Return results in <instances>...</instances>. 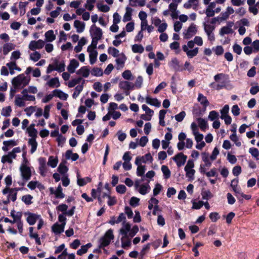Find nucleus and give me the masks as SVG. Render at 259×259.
<instances>
[{
    "label": "nucleus",
    "mask_w": 259,
    "mask_h": 259,
    "mask_svg": "<svg viewBox=\"0 0 259 259\" xmlns=\"http://www.w3.org/2000/svg\"><path fill=\"white\" fill-rule=\"evenodd\" d=\"M90 73V70L88 66L81 67L79 69L76 71V74L80 75L83 77H88Z\"/></svg>",
    "instance_id": "7c9ffc66"
},
{
    "label": "nucleus",
    "mask_w": 259,
    "mask_h": 259,
    "mask_svg": "<svg viewBox=\"0 0 259 259\" xmlns=\"http://www.w3.org/2000/svg\"><path fill=\"white\" fill-rule=\"evenodd\" d=\"M26 132L30 139H36L37 135V131L35 128V124H31L27 128Z\"/></svg>",
    "instance_id": "c85d7f7f"
},
{
    "label": "nucleus",
    "mask_w": 259,
    "mask_h": 259,
    "mask_svg": "<svg viewBox=\"0 0 259 259\" xmlns=\"http://www.w3.org/2000/svg\"><path fill=\"white\" fill-rule=\"evenodd\" d=\"M197 100L204 108H206L209 104L206 97L204 96L201 93L198 94Z\"/></svg>",
    "instance_id": "f704fd0d"
},
{
    "label": "nucleus",
    "mask_w": 259,
    "mask_h": 259,
    "mask_svg": "<svg viewBox=\"0 0 259 259\" xmlns=\"http://www.w3.org/2000/svg\"><path fill=\"white\" fill-rule=\"evenodd\" d=\"M25 100L23 96L21 97L20 95H17L15 97V104L19 107H24L25 106Z\"/></svg>",
    "instance_id": "864d4df0"
},
{
    "label": "nucleus",
    "mask_w": 259,
    "mask_h": 259,
    "mask_svg": "<svg viewBox=\"0 0 259 259\" xmlns=\"http://www.w3.org/2000/svg\"><path fill=\"white\" fill-rule=\"evenodd\" d=\"M2 192L4 195H7V199L3 201V203L4 204L7 205L10 203V201L15 202L16 200L17 195L16 192L9 187H6L3 190Z\"/></svg>",
    "instance_id": "6e6552de"
},
{
    "label": "nucleus",
    "mask_w": 259,
    "mask_h": 259,
    "mask_svg": "<svg viewBox=\"0 0 259 259\" xmlns=\"http://www.w3.org/2000/svg\"><path fill=\"white\" fill-rule=\"evenodd\" d=\"M53 63L56 67V71L59 72H63L65 70V64L64 61H59L57 59H55Z\"/></svg>",
    "instance_id": "a878e982"
},
{
    "label": "nucleus",
    "mask_w": 259,
    "mask_h": 259,
    "mask_svg": "<svg viewBox=\"0 0 259 259\" xmlns=\"http://www.w3.org/2000/svg\"><path fill=\"white\" fill-rule=\"evenodd\" d=\"M92 246L91 243H89L85 245H83L81 247V248L77 251V254L79 255H81L83 254L86 253L88 249Z\"/></svg>",
    "instance_id": "6e6d98bb"
},
{
    "label": "nucleus",
    "mask_w": 259,
    "mask_h": 259,
    "mask_svg": "<svg viewBox=\"0 0 259 259\" xmlns=\"http://www.w3.org/2000/svg\"><path fill=\"white\" fill-rule=\"evenodd\" d=\"M45 41L47 42H52L56 39V35L54 34L53 30L47 31L45 34Z\"/></svg>",
    "instance_id": "a19ab883"
},
{
    "label": "nucleus",
    "mask_w": 259,
    "mask_h": 259,
    "mask_svg": "<svg viewBox=\"0 0 259 259\" xmlns=\"http://www.w3.org/2000/svg\"><path fill=\"white\" fill-rule=\"evenodd\" d=\"M228 76L224 73H218L214 76L215 82L209 84V87L216 90H220L226 87Z\"/></svg>",
    "instance_id": "f257e3e1"
},
{
    "label": "nucleus",
    "mask_w": 259,
    "mask_h": 259,
    "mask_svg": "<svg viewBox=\"0 0 259 259\" xmlns=\"http://www.w3.org/2000/svg\"><path fill=\"white\" fill-rule=\"evenodd\" d=\"M186 138V134L185 133L181 132L178 135L179 142L177 143V147L179 150L182 151L185 148V141Z\"/></svg>",
    "instance_id": "412c9836"
},
{
    "label": "nucleus",
    "mask_w": 259,
    "mask_h": 259,
    "mask_svg": "<svg viewBox=\"0 0 259 259\" xmlns=\"http://www.w3.org/2000/svg\"><path fill=\"white\" fill-rule=\"evenodd\" d=\"M15 46L12 43H7L4 45L3 53L5 55H7L11 51L15 49Z\"/></svg>",
    "instance_id": "09e8293b"
},
{
    "label": "nucleus",
    "mask_w": 259,
    "mask_h": 259,
    "mask_svg": "<svg viewBox=\"0 0 259 259\" xmlns=\"http://www.w3.org/2000/svg\"><path fill=\"white\" fill-rule=\"evenodd\" d=\"M238 181L237 179H234L231 181V187L232 188L233 190L235 193V196L240 199V195H242V192L240 188L238 187L237 184Z\"/></svg>",
    "instance_id": "b1692460"
},
{
    "label": "nucleus",
    "mask_w": 259,
    "mask_h": 259,
    "mask_svg": "<svg viewBox=\"0 0 259 259\" xmlns=\"http://www.w3.org/2000/svg\"><path fill=\"white\" fill-rule=\"evenodd\" d=\"M33 197L31 195L28 194L24 195L22 197V201L26 205L31 204L32 202V199Z\"/></svg>",
    "instance_id": "338daca9"
},
{
    "label": "nucleus",
    "mask_w": 259,
    "mask_h": 259,
    "mask_svg": "<svg viewBox=\"0 0 259 259\" xmlns=\"http://www.w3.org/2000/svg\"><path fill=\"white\" fill-rule=\"evenodd\" d=\"M201 157L202 161L204 162L206 167H209L211 165V162L208 153L204 152L201 153Z\"/></svg>",
    "instance_id": "4c0bfd02"
},
{
    "label": "nucleus",
    "mask_w": 259,
    "mask_h": 259,
    "mask_svg": "<svg viewBox=\"0 0 259 259\" xmlns=\"http://www.w3.org/2000/svg\"><path fill=\"white\" fill-rule=\"evenodd\" d=\"M81 80L82 78L81 77L72 79L68 82V86L69 88H73L79 83Z\"/></svg>",
    "instance_id": "69168bd1"
},
{
    "label": "nucleus",
    "mask_w": 259,
    "mask_h": 259,
    "mask_svg": "<svg viewBox=\"0 0 259 259\" xmlns=\"http://www.w3.org/2000/svg\"><path fill=\"white\" fill-rule=\"evenodd\" d=\"M146 102L148 104L154 106L155 107H159L160 103L156 98H152L149 96H147L145 98Z\"/></svg>",
    "instance_id": "37998d69"
},
{
    "label": "nucleus",
    "mask_w": 259,
    "mask_h": 259,
    "mask_svg": "<svg viewBox=\"0 0 259 259\" xmlns=\"http://www.w3.org/2000/svg\"><path fill=\"white\" fill-rule=\"evenodd\" d=\"M74 27L76 28L77 32L81 33L84 30L85 23L79 20H75L74 22Z\"/></svg>",
    "instance_id": "58836bf2"
},
{
    "label": "nucleus",
    "mask_w": 259,
    "mask_h": 259,
    "mask_svg": "<svg viewBox=\"0 0 259 259\" xmlns=\"http://www.w3.org/2000/svg\"><path fill=\"white\" fill-rule=\"evenodd\" d=\"M234 23L233 21H228L226 25L222 27L219 31V34L221 36H224L225 34H232L234 31L232 29Z\"/></svg>",
    "instance_id": "4468645a"
},
{
    "label": "nucleus",
    "mask_w": 259,
    "mask_h": 259,
    "mask_svg": "<svg viewBox=\"0 0 259 259\" xmlns=\"http://www.w3.org/2000/svg\"><path fill=\"white\" fill-rule=\"evenodd\" d=\"M139 231V228L137 226H133V229L128 235H121V247L124 249H128L132 245V238L136 235Z\"/></svg>",
    "instance_id": "7ed1b4c3"
},
{
    "label": "nucleus",
    "mask_w": 259,
    "mask_h": 259,
    "mask_svg": "<svg viewBox=\"0 0 259 259\" xmlns=\"http://www.w3.org/2000/svg\"><path fill=\"white\" fill-rule=\"evenodd\" d=\"M21 94L25 101H34L35 100V97L33 95H30L28 94V92L26 91V89L23 90Z\"/></svg>",
    "instance_id": "8fccbe9b"
},
{
    "label": "nucleus",
    "mask_w": 259,
    "mask_h": 259,
    "mask_svg": "<svg viewBox=\"0 0 259 259\" xmlns=\"http://www.w3.org/2000/svg\"><path fill=\"white\" fill-rule=\"evenodd\" d=\"M108 53L115 58L117 57L120 54L117 49L111 47L108 48Z\"/></svg>",
    "instance_id": "052dcab7"
},
{
    "label": "nucleus",
    "mask_w": 259,
    "mask_h": 259,
    "mask_svg": "<svg viewBox=\"0 0 259 259\" xmlns=\"http://www.w3.org/2000/svg\"><path fill=\"white\" fill-rule=\"evenodd\" d=\"M234 9L231 7H227L226 11L221 13L219 16L214 17L219 24L226 20L229 17V16L234 13Z\"/></svg>",
    "instance_id": "9b49d317"
},
{
    "label": "nucleus",
    "mask_w": 259,
    "mask_h": 259,
    "mask_svg": "<svg viewBox=\"0 0 259 259\" xmlns=\"http://www.w3.org/2000/svg\"><path fill=\"white\" fill-rule=\"evenodd\" d=\"M197 32V27L194 23H192L189 27L183 32L184 38L188 39L194 36Z\"/></svg>",
    "instance_id": "f8f14e48"
},
{
    "label": "nucleus",
    "mask_w": 259,
    "mask_h": 259,
    "mask_svg": "<svg viewBox=\"0 0 259 259\" xmlns=\"http://www.w3.org/2000/svg\"><path fill=\"white\" fill-rule=\"evenodd\" d=\"M96 48L91 45L87 49V51L89 53L90 63L92 65L95 64L97 61L98 52L96 50Z\"/></svg>",
    "instance_id": "dca6fc26"
},
{
    "label": "nucleus",
    "mask_w": 259,
    "mask_h": 259,
    "mask_svg": "<svg viewBox=\"0 0 259 259\" xmlns=\"http://www.w3.org/2000/svg\"><path fill=\"white\" fill-rule=\"evenodd\" d=\"M138 166L137 168V175L139 177H142L146 170V166L141 164L137 165Z\"/></svg>",
    "instance_id": "bf43d9fd"
},
{
    "label": "nucleus",
    "mask_w": 259,
    "mask_h": 259,
    "mask_svg": "<svg viewBox=\"0 0 259 259\" xmlns=\"http://www.w3.org/2000/svg\"><path fill=\"white\" fill-rule=\"evenodd\" d=\"M28 143L31 146L30 152L31 153H33L36 151L37 147L36 139H29Z\"/></svg>",
    "instance_id": "4d7b16f0"
},
{
    "label": "nucleus",
    "mask_w": 259,
    "mask_h": 259,
    "mask_svg": "<svg viewBox=\"0 0 259 259\" xmlns=\"http://www.w3.org/2000/svg\"><path fill=\"white\" fill-rule=\"evenodd\" d=\"M40 217V215L30 213L27 218V222L30 225H33Z\"/></svg>",
    "instance_id": "473e14b6"
},
{
    "label": "nucleus",
    "mask_w": 259,
    "mask_h": 259,
    "mask_svg": "<svg viewBox=\"0 0 259 259\" xmlns=\"http://www.w3.org/2000/svg\"><path fill=\"white\" fill-rule=\"evenodd\" d=\"M84 82V80H82V82L81 84L77 85L75 87L74 92L73 94H72V97L74 99H76L78 96V95H79L80 92L82 91L83 88Z\"/></svg>",
    "instance_id": "603ef678"
},
{
    "label": "nucleus",
    "mask_w": 259,
    "mask_h": 259,
    "mask_svg": "<svg viewBox=\"0 0 259 259\" xmlns=\"http://www.w3.org/2000/svg\"><path fill=\"white\" fill-rule=\"evenodd\" d=\"M49 190L50 193L51 194H54L57 198L62 199L65 197V195L62 192V188L60 185H59L56 189H54L53 187H51L50 188Z\"/></svg>",
    "instance_id": "4be33fe9"
},
{
    "label": "nucleus",
    "mask_w": 259,
    "mask_h": 259,
    "mask_svg": "<svg viewBox=\"0 0 259 259\" xmlns=\"http://www.w3.org/2000/svg\"><path fill=\"white\" fill-rule=\"evenodd\" d=\"M58 163V159L57 157L50 156L49 157L47 164L48 166H49L52 168H55L57 165Z\"/></svg>",
    "instance_id": "de8ad7c7"
},
{
    "label": "nucleus",
    "mask_w": 259,
    "mask_h": 259,
    "mask_svg": "<svg viewBox=\"0 0 259 259\" xmlns=\"http://www.w3.org/2000/svg\"><path fill=\"white\" fill-rule=\"evenodd\" d=\"M119 87L124 92L126 96L130 95L129 90L135 89L134 83L128 81H120L119 83Z\"/></svg>",
    "instance_id": "2eb2a0df"
},
{
    "label": "nucleus",
    "mask_w": 259,
    "mask_h": 259,
    "mask_svg": "<svg viewBox=\"0 0 259 259\" xmlns=\"http://www.w3.org/2000/svg\"><path fill=\"white\" fill-rule=\"evenodd\" d=\"M27 187L31 190H34L36 187L40 189L42 186L37 181H30L28 184Z\"/></svg>",
    "instance_id": "680f3d73"
},
{
    "label": "nucleus",
    "mask_w": 259,
    "mask_h": 259,
    "mask_svg": "<svg viewBox=\"0 0 259 259\" xmlns=\"http://www.w3.org/2000/svg\"><path fill=\"white\" fill-rule=\"evenodd\" d=\"M133 229V227L131 228V224L126 222V221H123L122 223V227L119 230V234L121 235H128Z\"/></svg>",
    "instance_id": "6ab92c4d"
},
{
    "label": "nucleus",
    "mask_w": 259,
    "mask_h": 259,
    "mask_svg": "<svg viewBox=\"0 0 259 259\" xmlns=\"http://www.w3.org/2000/svg\"><path fill=\"white\" fill-rule=\"evenodd\" d=\"M161 169L164 179H168L170 177L171 172L167 166L164 165H162Z\"/></svg>",
    "instance_id": "3c124183"
},
{
    "label": "nucleus",
    "mask_w": 259,
    "mask_h": 259,
    "mask_svg": "<svg viewBox=\"0 0 259 259\" xmlns=\"http://www.w3.org/2000/svg\"><path fill=\"white\" fill-rule=\"evenodd\" d=\"M178 167H181L185 164L187 159V156L183 153L180 152L172 158Z\"/></svg>",
    "instance_id": "f3484780"
},
{
    "label": "nucleus",
    "mask_w": 259,
    "mask_h": 259,
    "mask_svg": "<svg viewBox=\"0 0 259 259\" xmlns=\"http://www.w3.org/2000/svg\"><path fill=\"white\" fill-rule=\"evenodd\" d=\"M153 158L150 153H147L143 156H138L136 157L135 163L136 165L141 164L142 163H146L149 161L152 162Z\"/></svg>",
    "instance_id": "aec40b11"
},
{
    "label": "nucleus",
    "mask_w": 259,
    "mask_h": 259,
    "mask_svg": "<svg viewBox=\"0 0 259 259\" xmlns=\"http://www.w3.org/2000/svg\"><path fill=\"white\" fill-rule=\"evenodd\" d=\"M30 77H27L24 74H20L14 77L12 80V83L15 88H22L29 84Z\"/></svg>",
    "instance_id": "39448f33"
},
{
    "label": "nucleus",
    "mask_w": 259,
    "mask_h": 259,
    "mask_svg": "<svg viewBox=\"0 0 259 259\" xmlns=\"http://www.w3.org/2000/svg\"><path fill=\"white\" fill-rule=\"evenodd\" d=\"M218 22L214 17L212 18L205 17L203 23L205 32H213L215 28V25Z\"/></svg>",
    "instance_id": "0eeeda50"
},
{
    "label": "nucleus",
    "mask_w": 259,
    "mask_h": 259,
    "mask_svg": "<svg viewBox=\"0 0 259 259\" xmlns=\"http://www.w3.org/2000/svg\"><path fill=\"white\" fill-rule=\"evenodd\" d=\"M11 215L13 218V220L11 221L6 218L5 219V222L6 223H11L12 224L17 223L19 232L20 234H22L23 232V223L21 220L22 216V212H16L14 210H12L11 212Z\"/></svg>",
    "instance_id": "20e7f679"
},
{
    "label": "nucleus",
    "mask_w": 259,
    "mask_h": 259,
    "mask_svg": "<svg viewBox=\"0 0 259 259\" xmlns=\"http://www.w3.org/2000/svg\"><path fill=\"white\" fill-rule=\"evenodd\" d=\"M114 236L113 235V230L109 229L106 231L103 236L99 240V247L103 248L109 245L111 241L114 239Z\"/></svg>",
    "instance_id": "423d86ee"
},
{
    "label": "nucleus",
    "mask_w": 259,
    "mask_h": 259,
    "mask_svg": "<svg viewBox=\"0 0 259 259\" xmlns=\"http://www.w3.org/2000/svg\"><path fill=\"white\" fill-rule=\"evenodd\" d=\"M65 225L55 223L52 227V231L56 234H60L64 231Z\"/></svg>",
    "instance_id": "79ce46f5"
},
{
    "label": "nucleus",
    "mask_w": 259,
    "mask_h": 259,
    "mask_svg": "<svg viewBox=\"0 0 259 259\" xmlns=\"http://www.w3.org/2000/svg\"><path fill=\"white\" fill-rule=\"evenodd\" d=\"M17 142L14 140H10L9 141H5L3 142L4 146L2 148V149L4 151H7L9 149V147H12L14 146L17 145Z\"/></svg>",
    "instance_id": "ea45409f"
},
{
    "label": "nucleus",
    "mask_w": 259,
    "mask_h": 259,
    "mask_svg": "<svg viewBox=\"0 0 259 259\" xmlns=\"http://www.w3.org/2000/svg\"><path fill=\"white\" fill-rule=\"evenodd\" d=\"M169 67L175 71H180L182 69L180 68V62L176 58H172L168 62Z\"/></svg>",
    "instance_id": "5701e85b"
},
{
    "label": "nucleus",
    "mask_w": 259,
    "mask_h": 259,
    "mask_svg": "<svg viewBox=\"0 0 259 259\" xmlns=\"http://www.w3.org/2000/svg\"><path fill=\"white\" fill-rule=\"evenodd\" d=\"M198 4V0H188L187 2L184 4V7L186 9L193 8L196 9Z\"/></svg>",
    "instance_id": "49530a36"
},
{
    "label": "nucleus",
    "mask_w": 259,
    "mask_h": 259,
    "mask_svg": "<svg viewBox=\"0 0 259 259\" xmlns=\"http://www.w3.org/2000/svg\"><path fill=\"white\" fill-rule=\"evenodd\" d=\"M182 48L183 50L186 53L189 58H192L196 56L198 53V48H195L193 50H189L186 47V45H183Z\"/></svg>",
    "instance_id": "393cba45"
},
{
    "label": "nucleus",
    "mask_w": 259,
    "mask_h": 259,
    "mask_svg": "<svg viewBox=\"0 0 259 259\" xmlns=\"http://www.w3.org/2000/svg\"><path fill=\"white\" fill-rule=\"evenodd\" d=\"M30 59L33 62L38 61L41 58L40 54L37 51H34L29 54Z\"/></svg>",
    "instance_id": "13d9d810"
},
{
    "label": "nucleus",
    "mask_w": 259,
    "mask_h": 259,
    "mask_svg": "<svg viewBox=\"0 0 259 259\" xmlns=\"http://www.w3.org/2000/svg\"><path fill=\"white\" fill-rule=\"evenodd\" d=\"M194 163L192 160L189 159L184 168L186 172V176L189 179L190 181L194 180V175L195 170L194 169Z\"/></svg>",
    "instance_id": "1a4fd4ad"
},
{
    "label": "nucleus",
    "mask_w": 259,
    "mask_h": 259,
    "mask_svg": "<svg viewBox=\"0 0 259 259\" xmlns=\"http://www.w3.org/2000/svg\"><path fill=\"white\" fill-rule=\"evenodd\" d=\"M105 196L108 198L107 204L109 206H113L116 203L117 200L115 197H112L110 195L107 194H105L103 195V197Z\"/></svg>",
    "instance_id": "0e129e2a"
},
{
    "label": "nucleus",
    "mask_w": 259,
    "mask_h": 259,
    "mask_svg": "<svg viewBox=\"0 0 259 259\" xmlns=\"http://www.w3.org/2000/svg\"><path fill=\"white\" fill-rule=\"evenodd\" d=\"M91 178L89 177H87L83 178L80 177L79 174L77 173V183L79 186H83L88 183L91 182Z\"/></svg>",
    "instance_id": "72a5a7b5"
},
{
    "label": "nucleus",
    "mask_w": 259,
    "mask_h": 259,
    "mask_svg": "<svg viewBox=\"0 0 259 259\" xmlns=\"http://www.w3.org/2000/svg\"><path fill=\"white\" fill-rule=\"evenodd\" d=\"M20 171L22 180L27 181L30 179L32 172L31 168L29 166H20Z\"/></svg>",
    "instance_id": "ddd939ff"
},
{
    "label": "nucleus",
    "mask_w": 259,
    "mask_h": 259,
    "mask_svg": "<svg viewBox=\"0 0 259 259\" xmlns=\"http://www.w3.org/2000/svg\"><path fill=\"white\" fill-rule=\"evenodd\" d=\"M45 46V41L42 39L32 40L28 45V48L31 51L42 49Z\"/></svg>",
    "instance_id": "a211bd4d"
},
{
    "label": "nucleus",
    "mask_w": 259,
    "mask_h": 259,
    "mask_svg": "<svg viewBox=\"0 0 259 259\" xmlns=\"http://www.w3.org/2000/svg\"><path fill=\"white\" fill-rule=\"evenodd\" d=\"M198 122L200 128L203 131H205L207 127V121L203 118H198Z\"/></svg>",
    "instance_id": "e2e57ef3"
},
{
    "label": "nucleus",
    "mask_w": 259,
    "mask_h": 259,
    "mask_svg": "<svg viewBox=\"0 0 259 259\" xmlns=\"http://www.w3.org/2000/svg\"><path fill=\"white\" fill-rule=\"evenodd\" d=\"M216 6L215 3L214 2H211L209 5H207L205 12L206 16L205 17L210 18L213 17L215 13H219L221 12V8L220 7H216Z\"/></svg>",
    "instance_id": "9d476101"
},
{
    "label": "nucleus",
    "mask_w": 259,
    "mask_h": 259,
    "mask_svg": "<svg viewBox=\"0 0 259 259\" xmlns=\"http://www.w3.org/2000/svg\"><path fill=\"white\" fill-rule=\"evenodd\" d=\"M53 93L54 96L57 97L63 100H66L68 98V95L61 90H55Z\"/></svg>",
    "instance_id": "c03bdc74"
},
{
    "label": "nucleus",
    "mask_w": 259,
    "mask_h": 259,
    "mask_svg": "<svg viewBox=\"0 0 259 259\" xmlns=\"http://www.w3.org/2000/svg\"><path fill=\"white\" fill-rule=\"evenodd\" d=\"M97 7L99 11L102 12H108L110 10V7L106 5H103L102 3H98Z\"/></svg>",
    "instance_id": "774afa93"
},
{
    "label": "nucleus",
    "mask_w": 259,
    "mask_h": 259,
    "mask_svg": "<svg viewBox=\"0 0 259 259\" xmlns=\"http://www.w3.org/2000/svg\"><path fill=\"white\" fill-rule=\"evenodd\" d=\"M125 220L126 218L125 214L123 213H121L117 218L115 217H111L109 223L111 225H114L115 224H119L121 222H123V221H125Z\"/></svg>",
    "instance_id": "bb28decb"
},
{
    "label": "nucleus",
    "mask_w": 259,
    "mask_h": 259,
    "mask_svg": "<svg viewBox=\"0 0 259 259\" xmlns=\"http://www.w3.org/2000/svg\"><path fill=\"white\" fill-rule=\"evenodd\" d=\"M149 181L148 183L141 185L140 187L138 189L139 192L142 195H145L149 193L150 191V187L149 185Z\"/></svg>",
    "instance_id": "c9c22d12"
},
{
    "label": "nucleus",
    "mask_w": 259,
    "mask_h": 259,
    "mask_svg": "<svg viewBox=\"0 0 259 259\" xmlns=\"http://www.w3.org/2000/svg\"><path fill=\"white\" fill-rule=\"evenodd\" d=\"M79 62L75 59H73L70 60L69 64L67 66V70L70 73H73L75 69L79 66Z\"/></svg>",
    "instance_id": "cd10ccee"
},
{
    "label": "nucleus",
    "mask_w": 259,
    "mask_h": 259,
    "mask_svg": "<svg viewBox=\"0 0 259 259\" xmlns=\"http://www.w3.org/2000/svg\"><path fill=\"white\" fill-rule=\"evenodd\" d=\"M133 12V9L129 7L126 8V12L123 17V21L125 22L129 21L132 19V13Z\"/></svg>",
    "instance_id": "a18cd8bd"
},
{
    "label": "nucleus",
    "mask_w": 259,
    "mask_h": 259,
    "mask_svg": "<svg viewBox=\"0 0 259 259\" xmlns=\"http://www.w3.org/2000/svg\"><path fill=\"white\" fill-rule=\"evenodd\" d=\"M126 60V57L123 53H121L115 60L117 68H123Z\"/></svg>",
    "instance_id": "c756f323"
},
{
    "label": "nucleus",
    "mask_w": 259,
    "mask_h": 259,
    "mask_svg": "<svg viewBox=\"0 0 259 259\" xmlns=\"http://www.w3.org/2000/svg\"><path fill=\"white\" fill-rule=\"evenodd\" d=\"M46 85L51 88H58L60 85L59 78L54 77L48 80Z\"/></svg>",
    "instance_id": "2f4dec72"
},
{
    "label": "nucleus",
    "mask_w": 259,
    "mask_h": 259,
    "mask_svg": "<svg viewBox=\"0 0 259 259\" xmlns=\"http://www.w3.org/2000/svg\"><path fill=\"white\" fill-rule=\"evenodd\" d=\"M90 32L92 38L91 45L96 48L98 41L102 38V30L94 24L91 26Z\"/></svg>",
    "instance_id": "f03ea898"
},
{
    "label": "nucleus",
    "mask_w": 259,
    "mask_h": 259,
    "mask_svg": "<svg viewBox=\"0 0 259 259\" xmlns=\"http://www.w3.org/2000/svg\"><path fill=\"white\" fill-rule=\"evenodd\" d=\"M65 156L67 160L71 159L72 161L76 160L79 158V156L77 153H74L70 150L66 151Z\"/></svg>",
    "instance_id": "e433bc0d"
},
{
    "label": "nucleus",
    "mask_w": 259,
    "mask_h": 259,
    "mask_svg": "<svg viewBox=\"0 0 259 259\" xmlns=\"http://www.w3.org/2000/svg\"><path fill=\"white\" fill-rule=\"evenodd\" d=\"M132 51L135 53H142L144 51V47L141 45L135 44L132 47Z\"/></svg>",
    "instance_id": "5fc2aeb1"
}]
</instances>
